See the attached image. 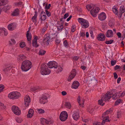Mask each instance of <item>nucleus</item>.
I'll list each match as a JSON object with an SVG mask.
<instances>
[{"label":"nucleus","mask_w":125,"mask_h":125,"mask_svg":"<svg viewBox=\"0 0 125 125\" xmlns=\"http://www.w3.org/2000/svg\"><path fill=\"white\" fill-rule=\"evenodd\" d=\"M32 66L31 62L29 60H26L22 62L21 69L23 71H27L29 70Z\"/></svg>","instance_id":"f257e3e1"},{"label":"nucleus","mask_w":125,"mask_h":125,"mask_svg":"<svg viewBox=\"0 0 125 125\" xmlns=\"http://www.w3.org/2000/svg\"><path fill=\"white\" fill-rule=\"evenodd\" d=\"M20 93L17 91L13 92L9 94L8 97L10 99H15L18 98L21 96Z\"/></svg>","instance_id":"f03ea898"},{"label":"nucleus","mask_w":125,"mask_h":125,"mask_svg":"<svg viewBox=\"0 0 125 125\" xmlns=\"http://www.w3.org/2000/svg\"><path fill=\"white\" fill-rule=\"evenodd\" d=\"M41 68V73L42 75H48L50 73L51 71L48 69L47 66L45 64H43Z\"/></svg>","instance_id":"7ed1b4c3"},{"label":"nucleus","mask_w":125,"mask_h":125,"mask_svg":"<svg viewBox=\"0 0 125 125\" xmlns=\"http://www.w3.org/2000/svg\"><path fill=\"white\" fill-rule=\"evenodd\" d=\"M78 21L81 24L82 28H86L89 26V24L88 21L82 18H79L78 19Z\"/></svg>","instance_id":"20e7f679"},{"label":"nucleus","mask_w":125,"mask_h":125,"mask_svg":"<svg viewBox=\"0 0 125 125\" xmlns=\"http://www.w3.org/2000/svg\"><path fill=\"white\" fill-rule=\"evenodd\" d=\"M116 90L114 89L112 90L111 92H108L105 95L104 100L105 101H109L111 98V95L113 94V92H116Z\"/></svg>","instance_id":"39448f33"},{"label":"nucleus","mask_w":125,"mask_h":125,"mask_svg":"<svg viewBox=\"0 0 125 125\" xmlns=\"http://www.w3.org/2000/svg\"><path fill=\"white\" fill-rule=\"evenodd\" d=\"M68 116V114L66 111H62L60 114V119L62 121H64L67 119Z\"/></svg>","instance_id":"423d86ee"},{"label":"nucleus","mask_w":125,"mask_h":125,"mask_svg":"<svg viewBox=\"0 0 125 125\" xmlns=\"http://www.w3.org/2000/svg\"><path fill=\"white\" fill-rule=\"evenodd\" d=\"M47 64L49 67L50 68H52L53 67L54 68H57L58 66L57 63L54 61H50Z\"/></svg>","instance_id":"0eeeda50"},{"label":"nucleus","mask_w":125,"mask_h":125,"mask_svg":"<svg viewBox=\"0 0 125 125\" xmlns=\"http://www.w3.org/2000/svg\"><path fill=\"white\" fill-rule=\"evenodd\" d=\"M11 110L13 112L15 115H19L21 113V112L18 107L15 106H13L11 108Z\"/></svg>","instance_id":"6e6552de"},{"label":"nucleus","mask_w":125,"mask_h":125,"mask_svg":"<svg viewBox=\"0 0 125 125\" xmlns=\"http://www.w3.org/2000/svg\"><path fill=\"white\" fill-rule=\"evenodd\" d=\"M44 39L42 41L44 43V44H46L47 45H48L51 40L48 34L45 35L44 36Z\"/></svg>","instance_id":"1a4fd4ad"},{"label":"nucleus","mask_w":125,"mask_h":125,"mask_svg":"<svg viewBox=\"0 0 125 125\" xmlns=\"http://www.w3.org/2000/svg\"><path fill=\"white\" fill-rule=\"evenodd\" d=\"M93 8L90 11V13L94 17H95L96 16V14L99 11L100 9L99 8L96 7L94 9Z\"/></svg>","instance_id":"9d476101"},{"label":"nucleus","mask_w":125,"mask_h":125,"mask_svg":"<svg viewBox=\"0 0 125 125\" xmlns=\"http://www.w3.org/2000/svg\"><path fill=\"white\" fill-rule=\"evenodd\" d=\"M108 111V110H107L103 114V115L102 116V117L103 118V121H102L103 123V122H104V123H105V122H109L110 121H109L108 119L109 118V117L108 116H105L109 114Z\"/></svg>","instance_id":"9b49d317"},{"label":"nucleus","mask_w":125,"mask_h":125,"mask_svg":"<svg viewBox=\"0 0 125 125\" xmlns=\"http://www.w3.org/2000/svg\"><path fill=\"white\" fill-rule=\"evenodd\" d=\"M24 104L26 106H29L31 101L30 97L26 95L24 98Z\"/></svg>","instance_id":"f8f14e48"},{"label":"nucleus","mask_w":125,"mask_h":125,"mask_svg":"<svg viewBox=\"0 0 125 125\" xmlns=\"http://www.w3.org/2000/svg\"><path fill=\"white\" fill-rule=\"evenodd\" d=\"M105 39V36L103 33H100L98 35L97 39L98 41H104Z\"/></svg>","instance_id":"ddd939ff"},{"label":"nucleus","mask_w":125,"mask_h":125,"mask_svg":"<svg viewBox=\"0 0 125 125\" xmlns=\"http://www.w3.org/2000/svg\"><path fill=\"white\" fill-rule=\"evenodd\" d=\"M38 38V37L35 36L34 39L32 40V45L35 48H37L39 46L37 43V39Z\"/></svg>","instance_id":"4468645a"},{"label":"nucleus","mask_w":125,"mask_h":125,"mask_svg":"<svg viewBox=\"0 0 125 125\" xmlns=\"http://www.w3.org/2000/svg\"><path fill=\"white\" fill-rule=\"evenodd\" d=\"M105 35L108 38L112 37L114 34L113 32L111 30H108L106 33Z\"/></svg>","instance_id":"2eb2a0df"},{"label":"nucleus","mask_w":125,"mask_h":125,"mask_svg":"<svg viewBox=\"0 0 125 125\" xmlns=\"http://www.w3.org/2000/svg\"><path fill=\"white\" fill-rule=\"evenodd\" d=\"M47 97L43 95L40 99V102L41 104H44L47 102L46 100Z\"/></svg>","instance_id":"dca6fc26"},{"label":"nucleus","mask_w":125,"mask_h":125,"mask_svg":"<svg viewBox=\"0 0 125 125\" xmlns=\"http://www.w3.org/2000/svg\"><path fill=\"white\" fill-rule=\"evenodd\" d=\"M73 118L74 120H77L80 117L79 113L78 112L75 111L73 112Z\"/></svg>","instance_id":"f3484780"},{"label":"nucleus","mask_w":125,"mask_h":125,"mask_svg":"<svg viewBox=\"0 0 125 125\" xmlns=\"http://www.w3.org/2000/svg\"><path fill=\"white\" fill-rule=\"evenodd\" d=\"M16 24L15 23L9 24L8 26V29L10 30H13L16 28Z\"/></svg>","instance_id":"a211bd4d"},{"label":"nucleus","mask_w":125,"mask_h":125,"mask_svg":"<svg viewBox=\"0 0 125 125\" xmlns=\"http://www.w3.org/2000/svg\"><path fill=\"white\" fill-rule=\"evenodd\" d=\"M124 6L122 5L120 6V10L118 14L119 17L120 18L121 17L123 13L125 11V10L124 8Z\"/></svg>","instance_id":"6ab92c4d"},{"label":"nucleus","mask_w":125,"mask_h":125,"mask_svg":"<svg viewBox=\"0 0 125 125\" xmlns=\"http://www.w3.org/2000/svg\"><path fill=\"white\" fill-rule=\"evenodd\" d=\"M106 18V15L105 13L104 12H102L101 14L98 15V18L101 21L104 20Z\"/></svg>","instance_id":"aec40b11"},{"label":"nucleus","mask_w":125,"mask_h":125,"mask_svg":"<svg viewBox=\"0 0 125 125\" xmlns=\"http://www.w3.org/2000/svg\"><path fill=\"white\" fill-rule=\"evenodd\" d=\"M68 35V33L66 30L65 29L64 31L60 34V36L62 38H65Z\"/></svg>","instance_id":"412c9836"},{"label":"nucleus","mask_w":125,"mask_h":125,"mask_svg":"<svg viewBox=\"0 0 125 125\" xmlns=\"http://www.w3.org/2000/svg\"><path fill=\"white\" fill-rule=\"evenodd\" d=\"M26 57L23 54H21L18 56L17 60L18 61H22L23 60L25 59H26Z\"/></svg>","instance_id":"4be33fe9"},{"label":"nucleus","mask_w":125,"mask_h":125,"mask_svg":"<svg viewBox=\"0 0 125 125\" xmlns=\"http://www.w3.org/2000/svg\"><path fill=\"white\" fill-rule=\"evenodd\" d=\"M34 111L32 109H30L28 112V113L27 115V117L31 118L33 115L34 113Z\"/></svg>","instance_id":"5701e85b"},{"label":"nucleus","mask_w":125,"mask_h":125,"mask_svg":"<svg viewBox=\"0 0 125 125\" xmlns=\"http://www.w3.org/2000/svg\"><path fill=\"white\" fill-rule=\"evenodd\" d=\"M37 12L35 11V14L31 18L32 21L34 23H36L37 22Z\"/></svg>","instance_id":"b1692460"},{"label":"nucleus","mask_w":125,"mask_h":125,"mask_svg":"<svg viewBox=\"0 0 125 125\" xmlns=\"http://www.w3.org/2000/svg\"><path fill=\"white\" fill-rule=\"evenodd\" d=\"M11 8V6L9 5L4 6L3 7H2V10L6 12L7 10H9Z\"/></svg>","instance_id":"393cba45"},{"label":"nucleus","mask_w":125,"mask_h":125,"mask_svg":"<svg viewBox=\"0 0 125 125\" xmlns=\"http://www.w3.org/2000/svg\"><path fill=\"white\" fill-rule=\"evenodd\" d=\"M19 14V10L18 9H16L12 13L11 15L13 16H18Z\"/></svg>","instance_id":"a878e982"},{"label":"nucleus","mask_w":125,"mask_h":125,"mask_svg":"<svg viewBox=\"0 0 125 125\" xmlns=\"http://www.w3.org/2000/svg\"><path fill=\"white\" fill-rule=\"evenodd\" d=\"M97 83V81L94 78H93L92 79H91L90 83L92 85H96Z\"/></svg>","instance_id":"bb28decb"},{"label":"nucleus","mask_w":125,"mask_h":125,"mask_svg":"<svg viewBox=\"0 0 125 125\" xmlns=\"http://www.w3.org/2000/svg\"><path fill=\"white\" fill-rule=\"evenodd\" d=\"M29 31H28L27 32V33L26 34V36L27 37V40L28 41H29V43H31V35L30 36L28 32Z\"/></svg>","instance_id":"cd10ccee"},{"label":"nucleus","mask_w":125,"mask_h":125,"mask_svg":"<svg viewBox=\"0 0 125 125\" xmlns=\"http://www.w3.org/2000/svg\"><path fill=\"white\" fill-rule=\"evenodd\" d=\"M94 6L93 4L87 5L86 6V8L88 11L91 9L94 8Z\"/></svg>","instance_id":"c85d7f7f"},{"label":"nucleus","mask_w":125,"mask_h":125,"mask_svg":"<svg viewBox=\"0 0 125 125\" xmlns=\"http://www.w3.org/2000/svg\"><path fill=\"white\" fill-rule=\"evenodd\" d=\"M48 35L50 39L54 38L57 36V35H56L55 33H50V34H48Z\"/></svg>","instance_id":"c756f323"},{"label":"nucleus","mask_w":125,"mask_h":125,"mask_svg":"<svg viewBox=\"0 0 125 125\" xmlns=\"http://www.w3.org/2000/svg\"><path fill=\"white\" fill-rule=\"evenodd\" d=\"M64 105L66 108L69 109H70L71 107V104L69 102H66Z\"/></svg>","instance_id":"7c9ffc66"},{"label":"nucleus","mask_w":125,"mask_h":125,"mask_svg":"<svg viewBox=\"0 0 125 125\" xmlns=\"http://www.w3.org/2000/svg\"><path fill=\"white\" fill-rule=\"evenodd\" d=\"M80 85V83L78 81H75L73 83L72 86H79Z\"/></svg>","instance_id":"2f4dec72"},{"label":"nucleus","mask_w":125,"mask_h":125,"mask_svg":"<svg viewBox=\"0 0 125 125\" xmlns=\"http://www.w3.org/2000/svg\"><path fill=\"white\" fill-rule=\"evenodd\" d=\"M40 88L39 86H33L31 88V91H34L39 89Z\"/></svg>","instance_id":"473e14b6"},{"label":"nucleus","mask_w":125,"mask_h":125,"mask_svg":"<svg viewBox=\"0 0 125 125\" xmlns=\"http://www.w3.org/2000/svg\"><path fill=\"white\" fill-rule=\"evenodd\" d=\"M45 122L47 124H52L53 123V121L52 120H49L45 119Z\"/></svg>","instance_id":"72a5a7b5"},{"label":"nucleus","mask_w":125,"mask_h":125,"mask_svg":"<svg viewBox=\"0 0 125 125\" xmlns=\"http://www.w3.org/2000/svg\"><path fill=\"white\" fill-rule=\"evenodd\" d=\"M123 102V100L120 99H118L117 101H116L115 104V105H117L120 103H122Z\"/></svg>","instance_id":"f704fd0d"},{"label":"nucleus","mask_w":125,"mask_h":125,"mask_svg":"<svg viewBox=\"0 0 125 125\" xmlns=\"http://www.w3.org/2000/svg\"><path fill=\"white\" fill-rule=\"evenodd\" d=\"M46 52V51L42 50H41L39 52V54L40 55H44Z\"/></svg>","instance_id":"c9c22d12"},{"label":"nucleus","mask_w":125,"mask_h":125,"mask_svg":"<svg viewBox=\"0 0 125 125\" xmlns=\"http://www.w3.org/2000/svg\"><path fill=\"white\" fill-rule=\"evenodd\" d=\"M113 11L115 15H117L118 12V10H117L115 6H114L113 8Z\"/></svg>","instance_id":"e433bc0d"},{"label":"nucleus","mask_w":125,"mask_h":125,"mask_svg":"<svg viewBox=\"0 0 125 125\" xmlns=\"http://www.w3.org/2000/svg\"><path fill=\"white\" fill-rule=\"evenodd\" d=\"M57 30L59 31H61L63 28V25L60 24L59 26H57Z\"/></svg>","instance_id":"4c0bfd02"},{"label":"nucleus","mask_w":125,"mask_h":125,"mask_svg":"<svg viewBox=\"0 0 125 125\" xmlns=\"http://www.w3.org/2000/svg\"><path fill=\"white\" fill-rule=\"evenodd\" d=\"M57 70L56 71L57 73H59V72H61L63 70V69L62 68V67L60 66H58L57 67Z\"/></svg>","instance_id":"58836bf2"},{"label":"nucleus","mask_w":125,"mask_h":125,"mask_svg":"<svg viewBox=\"0 0 125 125\" xmlns=\"http://www.w3.org/2000/svg\"><path fill=\"white\" fill-rule=\"evenodd\" d=\"M71 75H73L74 76H75L76 74V72L75 69L73 70L70 72Z\"/></svg>","instance_id":"ea45409f"},{"label":"nucleus","mask_w":125,"mask_h":125,"mask_svg":"<svg viewBox=\"0 0 125 125\" xmlns=\"http://www.w3.org/2000/svg\"><path fill=\"white\" fill-rule=\"evenodd\" d=\"M15 4L16 6H21L22 5V2H17L15 3Z\"/></svg>","instance_id":"a19ab883"},{"label":"nucleus","mask_w":125,"mask_h":125,"mask_svg":"<svg viewBox=\"0 0 125 125\" xmlns=\"http://www.w3.org/2000/svg\"><path fill=\"white\" fill-rule=\"evenodd\" d=\"M77 101L78 102L79 105L80 106H81L82 107H83V105L84 104V102H83V103L82 104H81V103H80V96H79L78 97V98H77Z\"/></svg>","instance_id":"79ce46f5"},{"label":"nucleus","mask_w":125,"mask_h":125,"mask_svg":"<svg viewBox=\"0 0 125 125\" xmlns=\"http://www.w3.org/2000/svg\"><path fill=\"white\" fill-rule=\"evenodd\" d=\"M114 42L113 40H111L109 41H105V43L107 44H111Z\"/></svg>","instance_id":"37998d69"},{"label":"nucleus","mask_w":125,"mask_h":125,"mask_svg":"<svg viewBox=\"0 0 125 125\" xmlns=\"http://www.w3.org/2000/svg\"><path fill=\"white\" fill-rule=\"evenodd\" d=\"M118 96L117 93H115V94L112 96V98L113 99H115L117 98H119Z\"/></svg>","instance_id":"c03bdc74"},{"label":"nucleus","mask_w":125,"mask_h":125,"mask_svg":"<svg viewBox=\"0 0 125 125\" xmlns=\"http://www.w3.org/2000/svg\"><path fill=\"white\" fill-rule=\"evenodd\" d=\"M75 76H74L73 75H71V74L70 75H69L68 78V81L70 82L71 81V80L73 79L75 77Z\"/></svg>","instance_id":"a18cd8bd"},{"label":"nucleus","mask_w":125,"mask_h":125,"mask_svg":"<svg viewBox=\"0 0 125 125\" xmlns=\"http://www.w3.org/2000/svg\"><path fill=\"white\" fill-rule=\"evenodd\" d=\"M37 110L38 112L40 114H42L45 112L44 110L42 109H38Z\"/></svg>","instance_id":"49530a36"},{"label":"nucleus","mask_w":125,"mask_h":125,"mask_svg":"<svg viewBox=\"0 0 125 125\" xmlns=\"http://www.w3.org/2000/svg\"><path fill=\"white\" fill-rule=\"evenodd\" d=\"M11 67L10 66H9L6 67L5 69H4L3 70L4 72H7L10 70L11 69Z\"/></svg>","instance_id":"de8ad7c7"},{"label":"nucleus","mask_w":125,"mask_h":125,"mask_svg":"<svg viewBox=\"0 0 125 125\" xmlns=\"http://www.w3.org/2000/svg\"><path fill=\"white\" fill-rule=\"evenodd\" d=\"M103 100H99L98 101V104L100 105L103 106L104 104V103H103Z\"/></svg>","instance_id":"09e8293b"},{"label":"nucleus","mask_w":125,"mask_h":125,"mask_svg":"<svg viewBox=\"0 0 125 125\" xmlns=\"http://www.w3.org/2000/svg\"><path fill=\"white\" fill-rule=\"evenodd\" d=\"M40 19L42 21H43L45 20L46 19V16H42L41 14H40Z\"/></svg>","instance_id":"8fccbe9b"},{"label":"nucleus","mask_w":125,"mask_h":125,"mask_svg":"<svg viewBox=\"0 0 125 125\" xmlns=\"http://www.w3.org/2000/svg\"><path fill=\"white\" fill-rule=\"evenodd\" d=\"M25 46L24 42H21L20 43V46L21 48H23Z\"/></svg>","instance_id":"3c124183"},{"label":"nucleus","mask_w":125,"mask_h":125,"mask_svg":"<svg viewBox=\"0 0 125 125\" xmlns=\"http://www.w3.org/2000/svg\"><path fill=\"white\" fill-rule=\"evenodd\" d=\"M75 25H73L71 27V31L72 32H73L75 31Z\"/></svg>","instance_id":"603ef678"},{"label":"nucleus","mask_w":125,"mask_h":125,"mask_svg":"<svg viewBox=\"0 0 125 125\" xmlns=\"http://www.w3.org/2000/svg\"><path fill=\"white\" fill-rule=\"evenodd\" d=\"M51 6V4H49L48 6H47V3H46V4L45 6V9L47 10L49 9L50 7Z\"/></svg>","instance_id":"864d4df0"},{"label":"nucleus","mask_w":125,"mask_h":125,"mask_svg":"<svg viewBox=\"0 0 125 125\" xmlns=\"http://www.w3.org/2000/svg\"><path fill=\"white\" fill-rule=\"evenodd\" d=\"M2 32L3 33L5 36H6L7 35L8 33L7 32L6 30L5 29L2 30Z\"/></svg>","instance_id":"5fc2aeb1"},{"label":"nucleus","mask_w":125,"mask_h":125,"mask_svg":"<svg viewBox=\"0 0 125 125\" xmlns=\"http://www.w3.org/2000/svg\"><path fill=\"white\" fill-rule=\"evenodd\" d=\"M104 122H103V123L102 122V123H93V125H102V124H104Z\"/></svg>","instance_id":"6e6d98bb"},{"label":"nucleus","mask_w":125,"mask_h":125,"mask_svg":"<svg viewBox=\"0 0 125 125\" xmlns=\"http://www.w3.org/2000/svg\"><path fill=\"white\" fill-rule=\"evenodd\" d=\"M46 13L47 16L49 17L51 16V14L50 12L48 11L47 10L45 11Z\"/></svg>","instance_id":"4d7b16f0"},{"label":"nucleus","mask_w":125,"mask_h":125,"mask_svg":"<svg viewBox=\"0 0 125 125\" xmlns=\"http://www.w3.org/2000/svg\"><path fill=\"white\" fill-rule=\"evenodd\" d=\"M79 58V57L78 56H75L72 57V58L73 60H75L76 61Z\"/></svg>","instance_id":"13d9d810"},{"label":"nucleus","mask_w":125,"mask_h":125,"mask_svg":"<svg viewBox=\"0 0 125 125\" xmlns=\"http://www.w3.org/2000/svg\"><path fill=\"white\" fill-rule=\"evenodd\" d=\"M116 62L115 60L114 61L112 60L111 61V64L112 66H114L116 64Z\"/></svg>","instance_id":"bf43d9fd"},{"label":"nucleus","mask_w":125,"mask_h":125,"mask_svg":"<svg viewBox=\"0 0 125 125\" xmlns=\"http://www.w3.org/2000/svg\"><path fill=\"white\" fill-rule=\"evenodd\" d=\"M0 107L2 108L5 109L6 108V106L4 105L3 104L0 102Z\"/></svg>","instance_id":"052dcab7"},{"label":"nucleus","mask_w":125,"mask_h":125,"mask_svg":"<svg viewBox=\"0 0 125 125\" xmlns=\"http://www.w3.org/2000/svg\"><path fill=\"white\" fill-rule=\"evenodd\" d=\"M45 118H42L41 119V120H40L41 123L42 125H44V122H45L44 120H45Z\"/></svg>","instance_id":"680f3d73"},{"label":"nucleus","mask_w":125,"mask_h":125,"mask_svg":"<svg viewBox=\"0 0 125 125\" xmlns=\"http://www.w3.org/2000/svg\"><path fill=\"white\" fill-rule=\"evenodd\" d=\"M116 35L118 38H121V34L120 32H118L117 33Z\"/></svg>","instance_id":"e2e57ef3"},{"label":"nucleus","mask_w":125,"mask_h":125,"mask_svg":"<svg viewBox=\"0 0 125 125\" xmlns=\"http://www.w3.org/2000/svg\"><path fill=\"white\" fill-rule=\"evenodd\" d=\"M69 13H67L65 14L63 18L65 19L68 17L69 16Z\"/></svg>","instance_id":"0e129e2a"},{"label":"nucleus","mask_w":125,"mask_h":125,"mask_svg":"<svg viewBox=\"0 0 125 125\" xmlns=\"http://www.w3.org/2000/svg\"><path fill=\"white\" fill-rule=\"evenodd\" d=\"M40 14H41L42 15V16H44L45 17V16H46L45 12L43 11H42L41 12Z\"/></svg>","instance_id":"69168bd1"},{"label":"nucleus","mask_w":125,"mask_h":125,"mask_svg":"<svg viewBox=\"0 0 125 125\" xmlns=\"http://www.w3.org/2000/svg\"><path fill=\"white\" fill-rule=\"evenodd\" d=\"M55 42L56 44H57V45H58L60 43V41L59 40L56 39Z\"/></svg>","instance_id":"338daca9"},{"label":"nucleus","mask_w":125,"mask_h":125,"mask_svg":"<svg viewBox=\"0 0 125 125\" xmlns=\"http://www.w3.org/2000/svg\"><path fill=\"white\" fill-rule=\"evenodd\" d=\"M63 44L65 46H67V45H68V43L66 40H65L64 41Z\"/></svg>","instance_id":"774afa93"}]
</instances>
